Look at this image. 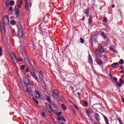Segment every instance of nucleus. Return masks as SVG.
Wrapping results in <instances>:
<instances>
[{"label":"nucleus","mask_w":124,"mask_h":124,"mask_svg":"<svg viewBox=\"0 0 124 124\" xmlns=\"http://www.w3.org/2000/svg\"><path fill=\"white\" fill-rule=\"evenodd\" d=\"M18 62H22L23 61L22 59H20V58L18 59Z\"/></svg>","instance_id":"47"},{"label":"nucleus","mask_w":124,"mask_h":124,"mask_svg":"<svg viewBox=\"0 0 124 124\" xmlns=\"http://www.w3.org/2000/svg\"><path fill=\"white\" fill-rule=\"evenodd\" d=\"M124 76H121V77H122V78H123V77Z\"/></svg>","instance_id":"63"},{"label":"nucleus","mask_w":124,"mask_h":124,"mask_svg":"<svg viewBox=\"0 0 124 124\" xmlns=\"http://www.w3.org/2000/svg\"><path fill=\"white\" fill-rule=\"evenodd\" d=\"M26 66H25L24 65H22L21 67L20 68L21 70H24V68H25Z\"/></svg>","instance_id":"42"},{"label":"nucleus","mask_w":124,"mask_h":124,"mask_svg":"<svg viewBox=\"0 0 124 124\" xmlns=\"http://www.w3.org/2000/svg\"><path fill=\"white\" fill-rule=\"evenodd\" d=\"M0 56H2V48L0 46Z\"/></svg>","instance_id":"30"},{"label":"nucleus","mask_w":124,"mask_h":124,"mask_svg":"<svg viewBox=\"0 0 124 124\" xmlns=\"http://www.w3.org/2000/svg\"><path fill=\"white\" fill-rule=\"evenodd\" d=\"M0 31L2 33H4L5 32V30L4 29V26L2 22H0Z\"/></svg>","instance_id":"6"},{"label":"nucleus","mask_w":124,"mask_h":124,"mask_svg":"<svg viewBox=\"0 0 124 124\" xmlns=\"http://www.w3.org/2000/svg\"><path fill=\"white\" fill-rule=\"evenodd\" d=\"M84 106H85V107H87L88 106V104L87 103V102H84Z\"/></svg>","instance_id":"43"},{"label":"nucleus","mask_w":124,"mask_h":124,"mask_svg":"<svg viewBox=\"0 0 124 124\" xmlns=\"http://www.w3.org/2000/svg\"><path fill=\"white\" fill-rule=\"evenodd\" d=\"M33 100H34V101L35 102V103H37V104H38L39 102L37 100H35V99H34V98H32Z\"/></svg>","instance_id":"34"},{"label":"nucleus","mask_w":124,"mask_h":124,"mask_svg":"<svg viewBox=\"0 0 124 124\" xmlns=\"http://www.w3.org/2000/svg\"><path fill=\"white\" fill-rule=\"evenodd\" d=\"M20 52L21 54H22V55H23V49L22 48H20Z\"/></svg>","instance_id":"44"},{"label":"nucleus","mask_w":124,"mask_h":124,"mask_svg":"<svg viewBox=\"0 0 124 124\" xmlns=\"http://www.w3.org/2000/svg\"><path fill=\"white\" fill-rule=\"evenodd\" d=\"M103 117H104V120L106 122V124H109V120H108V118L106 117L105 115L103 114Z\"/></svg>","instance_id":"17"},{"label":"nucleus","mask_w":124,"mask_h":124,"mask_svg":"<svg viewBox=\"0 0 124 124\" xmlns=\"http://www.w3.org/2000/svg\"><path fill=\"white\" fill-rule=\"evenodd\" d=\"M29 4L26 3L25 5V9H26V10H28V9L29 8Z\"/></svg>","instance_id":"31"},{"label":"nucleus","mask_w":124,"mask_h":124,"mask_svg":"<svg viewBox=\"0 0 124 124\" xmlns=\"http://www.w3.org/2000/svg\"><path fill=\"white\" fill-rule=\"evenodd\" d=\"M116 85H117V86L121 88V87H122V85H123V84L122 83H118V82H117V83H116Z\"/></svg>","instance_id":"32"},{"label":"nucleus","mask_w":124,"mask_h":124,"mask_svg":"<svg viewBox=\"0 0 124 124\" xmlns=\"http://www.w3.org/2000/svg\"><path fill=\"white\" fill-rule=\"evenodd\" d=\"M89 14H90V10H89V9H86V17H89Z\"/></svg>","instance_id":"24"},{"label":"nucleus","mask_w":124,"mask_h":124,"mask_svg":"<svg viewBox=\"0 0 124 124\" xmlns=\"http://www.w3.org/2000/svg\"><path fill=\"white\" fill-rule=\"evenodd\" d=\"M32 89H33L32 86H31L30 87H27V89L26 90L25 92L26 93H31L33 92Z\"/></svg>","instance_id":"8"},{"label":"nucleus","mask_w":124,"mask_h":124,"mask_svg":"<svg viewBox=\"0 0 124 124\" xmlns=\"http://www.w3.org/2000/svg\"><path fill=\"white\" fill-rule=\"evenodd\" d=\"M119 82L121 84H124V80L122 78H120Z\"/></svg>","instance_id":"37"},{"label":"nucleus","mask_w":124,"mask_h":124,"mask_svg":"<svg viewBox=\"0 0 124 124\" xmlns=\"http://www.w3.org/2000/svg\"><path fill=\"white\" fill-rule=\"evenodd\" d=\"M26 72L27 73H28V72H29V68L26 69Z\"/></svg>","instance_id":"51"},{"label":"nucleus","mask_w":124,"mask_h":124,"mask_svg":"<svg viewBox=\"0 0 124 124\" xmlns=\"http://www.w3.org/2000/svg\"><path fill=\"white\" fill-rule=\"evenodd\" d=\"M3 22L5 25H8L9 24V18L8 16H5L3 18Z\"/></svg>","instance_id":"5"},{"label":"nucleus","mask_w":124,"mask_h":124,"mask_svg":"<svg viewBox=\"0 0 124 124\" xmlns=\"http://www.w3.org/2000/svg\"><path fill=\"white\" fill-rule=\"evenodd\" d=\"M24 62L25 64H28V63H30V61H29V60L27 59L26 58H24Z\"/></svg>","instance_id":"22"},{"label":"nucleus","mask_w":124,"mask_h":124,"mask_svg":"<svg viewBox=\"0 0 124 124\" xmlns=\"http://www.w3.org/2000/svg\"><path fill=\"white\" fill-rule=\"evenodd\" d=\"M85 19H86V18L85 17V16H84L82 17V21H85Z\"/></svg>","instance_id":"45"},{"label":"nucleus","mask_w":124,"mask_h":124,"mask_svg":"<svg viewBox=\"0 0 124 124\" xmlns=\"http://www.w3.org/2000/svg\"><path fill=\"white\" fill-rule=\"evenodd\" d=\"M111 7H112V8H114V7H115V5H111Z\"/></svg>","instance_id":"54"},{"label":"nucleus","mask_w":124,"mask_h":124,"mask_svg":"<svg viewBox=\"0 0 124 124\" xmlns=\"http://www.w3.org/2000/svg\"><path fill=\"white\" fill-rule=\"evenodd\" d=\"M88 62H89L90 64L91 65L93 64V59H92V56H91V55H89V56Z\"/></svg>","instance_id":"13"},{"label":"nucleus","mask_w":124,"mask_h":124,"mask_svg":"<svg viewBox=\"0 0 124 124\" xmlns=\"http://www.w3.org/2000/svg\"><path fill=\"white\" fill-rule=\"evenodd\" d=\"M119 63L120 64H124V60H123V59L120 60V61H119Z\"/></svg>","instance_id":"26"},{"label":"nucleus","mask_w":124,"mask_h":124,"mask_svg":"<svg viewBox=\"0 0 124 124\" xmlns=\"http://www.w3.org/2000/svg\"><path fill=\"white\" fill-rule=\"evenodd\" d=\"M62 119H63V117H59V118H57V120L58 121H62L63 120Z\"/></svg>","instance_id":"36"},{"label":"nucleus","mask_w":124,"mask_h":124,"mask_svg":"<svg viewBox=\"0 0 124 124\" xmlns=\"http://www.w3.org/2000/svg\"><path fill=\"white\" fill-rule=\"evenodd\" d=\"M47 100L48 102H49V103H52V102L51 101V98H50V97H47Z\"/></svg>","instance_id":"29"},{"label":"nucleus","mask_w":124,"mask_h":124,"mask_svg":"<svg viewBox=\"0 0 124 124\" xmlns=\"http://www.w3.org/2000/svg\"><path fill=\"white\" fill-rule=\"evenodd\" d=\"M75 108H76V109H77V110H79V108H77V106H76V105L74 106Z\"/></svg>","instance_id":"49"},{"label":"nucleus","mask_w":124,"mask_h":124,"mask_svg":"<svg viewBox=\"0 0 124 124\" xmlns=\"http://www.w3.org/2000/svg\"><path fill=\"white\" fill-rule=\"evenodd\" d=\"M101 35L102 37L104 38V39H106V36H105V35H104V34H103V33H101Z\"/></svg>","instance_id":"28"},{"label":"nucleus","mask_w":124,"mask_h":124,"mask_svg":"<svg viewBox=\"0 0 124 124\" xmlns=\"http://www.w3.org/2000/svg\"><path fill=\"white\" fill-rule=\"evenodd\" d=\"M62 115V112H59L58 114H57V116H61Z\"/></svg>","instance_id":"46"},{"label":"nucleus","mask_w":124,"mask_h":124,"mask_svg":"<svg viewBox=\"0 0 124 124\" xmlns=\"http://www.w3.org/2000/svg\"><path fill=\"white\" fill-rule=\"evenodd\" d=\"M58 98L61 102H65V98H64L63 96H61L60 97H58Z\"/></svg>","instance_id":"15"},{"label":"nucleus","mask_w":124,"mask_h":124,"mask_svg":"<svg viewBox=\"0 0 124 124\" xmlns=\"http://www.w3.org/2000/svg\"><path fill=\"white\" fill-rule=\"evenodd\" d=\"M80 43H81V44H84V39L82 38H80Z\"/></svg>","instance_id":"38"},{"label":"nucleus","mask_w":124,"mask_h":124,"mask_svg":"<svg viewBox=\"0 0 124 124\" xmlns=\"http://www.w3.org/2000/svg\"><path fill=\"white\" fill-rule=\"evenodd\" d=\"M61 107L62 108V109L63 110V111H65V110L67 109V108H66V106H65L64 104H62L61 105Z\"/></svg>","instance_id":"19"},{"label":"nucleus","mask_w":124,"mask_h":124,"mask_svg":"<svg viewBox=\"0 0 124 124\" xmlns=\"http://www.w3.org/2000/svg\"><path fill=\"white\" fill-rule=\"evenodd\" d=\"M90 121H93V119L90 118Z\"/></svg>","instance_id":"59"},{"label":"nucleus","mask_w":124,"mask_h":124,"mask_svg":"<svg viewBox=\"0 0 124 124\" xmlns=\"http://www.w3.org/2000/svg\"><path fill=\"white\" fill-rule=\"evenodd\" d=\"M11 24L12 25V26H15V25H16V21H15V20H12L11 21Z\"/></svg>","instance_id":"25"},{"label":"nucleus","mask_w":124,"mask_h":124,"mask_svg":"<svg viewBox=\"0 0 124 124\" xmlns=\"http://www.w3.org/2000/svg\"><path fill=\"white\" fill-rule=\"evenodd\" d=\"M6 5H7V6H8V5H9V4H7V2L6 3Z\"/></svg>","instance_id":"57"},{"label":"nucleus","mask_w":124,"mask_h":124,"mask_svg":"<svg viewBox=\"0 0 124 124\" xmlns=\"http://www.w3.org/2000/svg\"><path fill=\"white\" fill-rule=\"evenodd\" d=\"M95 62L97 63V64H99V65H102V64H103V62H102V60L98 58H96Z\"/></svg>","instance_id":"9"},{"label":"nucleus","mask_w":124,"mask_h":124,"mask_svg":"<svg viewBox=\"0 0 124 124\" xmlns=\"http://www.w3.org/2000/svg\"><path fill=\"white\" fill-rule=\"evenodd\" d=\"M103 22H107V21H108V19H107V18L106 17H104V19H103Z\"/></svg>","instance_id":"41"},{"label":"nucleus","mask_w":124,"mask_h":124,"mask_svg":"<svg viewBox=\"0 0 124 124\" xmlns=\"http://www.w3.org/2000/svg\"><path fill=\"white\" fill-rule=\"evenodd\" d=\"M23 81L27 86H30L31 85V82H30L29 79L25 77H23Z\"/></svg>","instance_id":"7"},{"label":"nucleus","mask_w":124,"mask_h":124,"mask_svg":"<svg viewBox=\"0 0 124 124\" xmlns=\"http://www.w3.org/2000/svg\"><path fill=\"white\" fill-rule=\"evenodd\" d=\"M88 22H89V24H90V25H91V24H92V23L93 22V17H90L89 18Z\"/></svg>","instance_id":"23"},{"label":"nucleus","mask_w":124,"mask_h":124,"mask_svg":"<svg viewBox=\"0 0 124 124\" xmlns=\"http://www.w3.org/2000/svg\"><path fill=\"white\" fill-rule=\"evenodd\" d=\"M109 50L112 52H114V53H118V50L115 49L114 46H110L109 47Z\"/></svg>","instance_id":"16"},{"label":"nucleus","mask_w":124,"mask_h":124,"mask_svg":"<svg viewBox=\"0 0 124 124\" xmlns=\"http://www.w3.org/2000/svg\"><path fill=\"white\" fill-rule=\"evenodd\" d=\"M105 50L104 48L102 47L101 44H98V49H97L95 53L96 55H99L101 53H104Z\"/></svg>","instance_id":"2"},{"label":"nucleus","mask_w":124,"mask_h":124,"mask_svg":"<svg viewBox=\"0 0 124 124\" xmlns=\"http://www.w3.org/2000/svg\"><path fill=\"white\" fill-rule=\"evenodd\" d=\"M118 64H119V63L118 62H115L111 64V67H116V66H118Z\"/></svg>","instance_id":"21"},{"label":"nucleus","mask_w":124,"mask_h":124,"mask_svg":"<svg viewBox=\"0 0 124 124\" xmlns=\"http://www.w3.org/2000/svg\"><path fill=\"white\" fill-rule=\"evenodd\" d=\"M9 10H10V11H12V10H13V8L11 7V8L9 9Z\"/></svg>","instance_id":"50"},{"label":"nucleus","mask_w":124,"mask_h":124,"mask_svg":"<svg viewBox=\"0 0 124 124\" xmlns=\"http://www.w3.org/2000/svg\"><path fill=\"white\" fill-rule=\"evenodd\" d=\"M15 16H16V17H18V16H19V12L18 11H17L16 13Z\"/></svg>","instance_id":"40"},{"label":"nucleus","mask_w":124,"mask_h":124,"mask_svg":"<svg viewBox=\"0 0 124 124\" xmlns=\"http://www.w3.org/2000/svg\"><path fill=\"white\" fill-rule=\"evenodd\" d=\"M86 113H87L88 117H90V114H91V112H90V110H88L87 111H86Z\"/></svg>","instance_id":"35"},{"label":"nucleus","mask_w":124,"mask_h":124,"mask_svg":"<svg viewBox=\"0 0 124 124\" xmlns=\"http://www.w3.org/2000/svg\"><path fill=\"white\" fill-rule=\"evenodd\" d=\"M38 73H39V77L40 79L42 78V77H44V74H43V72L41 71H39L38 72Z\"/></svg>","instance_id":"14"},{"label":"nucleus","mask_w":124,"mask_h":124,"mask_svg":"<svg viewBox=\"0 0 124 124\" xmlns=\"http://www.w3.org/2000/svg\"><path fill=\"white\" fill-rule=\"evenodd\" d=\"M95 118L97 122H99V121H100V117H99V115H98V114H96L95 116Z\"/></svg>","instance_id":"20"},{"label":"nucleus","mask_w":124,"mask_h":124,"mask_svg":"<svg viewBox=\"0 0 124 124\" xmlns=\"http://www.w3.org/2000/svg\"><path fill=\"white\" fill-rule=\"evenodd\" d=\"M71 90H73V87H71Z\"/></svg>","instance_id":"60"},{"label":"nucleus","mask_w":124,"mask_h":124,"mask_svg":"<svg viewBox=\"0 0 124 124\" xmlns=\"http://www.w3.org/2000/svg\"><path fill=\"white\" fill-rule=\"evenodd\" d=\"M11 57L12 58V61L14 63H17L18 60H17V57L15 54L13 52L11 53Z\"/></svg>","instance_id":"4"},{"label":"nucleus","mask_w":124,"mask_h":124,"mask_svg":"<svg viewBox=\"0 0 124 124\" xmlns=\"http://www.w3.org/2000/svg\"><path fill=\"white\" fill-rule=\"evenodd\" d=\"M30 7H31V3H30Z\"/></svg>","instance_id":"58"},{"label":"nucleus","mask_w":124,"mask_h":124,"mask_svg":"<svg viewBox=\"0 0 124 124\" xmlns=\"http://www.w3.org/2000/svg\"><path fill=\"white\" fill-rule=\"evenodd\" d=\"M62 120V121H64V123L66 122V120H65V119H64V118H63Z\"/></svg>","instance_id":"53"},{"label":"nucleus","mask_w":124,"mask_h":124,"mask_svg":"<svg viewBox=\"0 0 124 124\" xmlns=\"http://www.w3.org/2000/svg\"><path fill=\"white\" fill-rule=\"evenodd\" d=\"M46 107L49 112H50V113H52V112H53V109H52V107L50 106V105L46 104Z\"/></svg>","instance_id":"11"},{"label":"nucleus","mask_w":124,"mask_h":124,"mask_svg":"<svg viewBox=\"0 0 124 124\" xmlns=\"http://www.w3.org/2000/svg\"><path fill=\"white\" fill-rule=\"evenodd\" d=\"M18 31V34L19 37H23V35L24 34V32L23 31V29L22 28V26L21 24L19 23L18 25H17Z\"/></svg>","instance_id":"1"},{"label":"nucleus","mask_w":124,"mask_h":124,"mask_svg":"<svg viewBox=\"0 0 124 124\" xmlns=\"http://www.w3.org/2000/svg\"><path fill=\"white\" fill-rule=\"evenodd\" d=\"M99 57H100V58H102V55H100V54H99Z\"/></svg>","instance_id":"55"},{"label":"nucleus","mask_w":124,"mask_h":124,"mask_svg":"<svg viewBox=\"0 0 124 124\" xmlns=\"http://www.w3.org/2000/svg\"><path fill=\"white\" fill-rule=\"evenodd\" d=\"M46 124H51V122L50 121H47L46 122Z\"/></svg>","instance_id":"48"},{"label":"nucleus","mask_w":124,"mask_h":124,"mask_svg":"<svg viewBox=\"0 0 124 124\" xmlns=\"http://www.w3.org/2000/svg\"><path fill=\"white\" fill-rule=\"evenodd\" d=\"M52 95L53 96V98L54 99H58L59 98V95H60V92L58 90H54L52 92Z\"/></svg>","instance_id":"3"},{"label":"nucleus","mask_w":124,"mask_h":124,"mask_svg":"<svg viewBox=\"0 0 124 124\" xmlns=\"http://www.w3.org/2000/svg\"><path fill=\"white\" fill-rule=\"evenodd\" d=\"M121 73H122V74H124V70L121 71Z\"/></svg>","instance_id":"52"},{"label":"nucleus","mask_w":124,"mask_h":124,"mask_svg":"<svg viewBox=\"0 0 124 124\" xmlns=\"http://www.w3.org/2000/svg\"><path fill=\"white\" fill-rule=\"evenodd\" d=\"M31 75L33 77V78H34V79H35V80H37V79H38L34 72H31Z\"/></svg>","instance_id":"18"},{"label":"nucleus","mask_w":124,"mask_h":124,"mask_svg":"<svg viewBox=\"0 0 124 124\" xmlns=\"http://www.w3.org/2000/svg\"><path fill=\"white\" fill-rule=\"evenodd\" d=\"M27 0H25V1L26 2H27Z\"/></svg>","instance_id":"62"},{"label":"nucleus","mask_w":124,"mask_h":124,"mask_svg":"<svg viewBox=\"0 0 124 124\" xmlns=\"http://www.w3.org/2000/svg\"><path fill=\"white\" fill-rule=\"evenodd\" d=\"M117 120H118L120 124H123V121H122V120H121V119L118 118Z\"/></svg>","instance_id":"33"},{"label":"nucleus","mask_w":124,"mask_h":124,"mask_svg":"<svg viewBox=\"0 0 124 124\" xmlns=\"http://www.w3.org/2000/svg\"><path fill=\"white\" fill-rule=\"evenodd\" d=\"M78 95H80V93H78Z\"/></svg>","instance_id":"61"},{"label":"nucleus","mask_w":124,"mask_h":124,"mask_svg":"<svg viewBox=\"0 0 124 124\" xmlns=\"http://www.w3.org/2000/svg\"><path fill=\"white\" fill-rule=\"evenodd\" d=\"M122 101L124 103V98L122 99Z\"/></svg>","instance_id":"56"},{"label":"nucleus","mask_w":124,"mask_h":124,"mask_svg":"<svg viewBox=\"0 0 124 124\" xmlns=\"http://www.w3.org/2000/svg\"><path fill=\"white\" fill-rule=\"evenodd\" d=\"M52 107L54 108V109H53V112L54 114H58V107L56 105H52Z\"/></svg>","instance_id":"10"},{"label":"nucleus","mask_w":124,"mask_h":124,"mask_svg":"<svg viewBox=\"0 0 124 124\" xmlns=\"http://www.w3.org/2000/svg\"><path fill=\"white\" fill-rule=\"evenodd\" d=\"M34 95L36 99H39V98H40V93H39V92H38V91H35Z\"/></svg>","instance_id":"12"},{"label":"nucleus","mask_w":124,"mask_h":124,"mask_svg":"<svg viewBox=\"0 0 124 124\" xmlns=\"http://www.w3.org/2000/svg\"><path fill=\"white\" fill-rule=\"evenodd\" d=\"M113 80L115 81L116 84H117V83H118V80H117V78L114 77L113 78Z\"/></svg>","instance_id":"39"},{"label":"nucleus","mask_w":124,"mask_h":124,"mask_svg":"<svg viewBox=\"0 0 124 124\" xmlns=\"http://www.w3.org/2000/svg\"><path fill=\"white\" fill-rule=\"evenodd\" d=\"M10 5H11V6H13V5H14V4H15V2H14V1H11L10 2Z\"/></svg>","instance_id":"27"}]
</instances>
